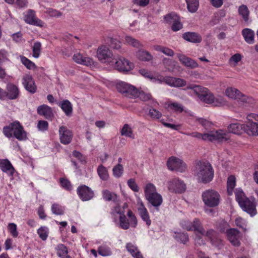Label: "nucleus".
I'll use <instances>...</instances> for the list:
<instances>
[{
    "instance_id": "nucleus-53",
    "label": "nucleus",
    "mask_w": 258,
    "mask_h": 258,
    "mask_svg": "<svg viewBox=\"0 0 258 258\" xmlns=\"http://www.w3.org/2000/svg\"><path fill=\"white\" fill-rule=\"evenodd\" d=\"M185 135L192 138H196L198 140H201L204 141H206L207 132L204 133H200L197 132L192 133H186Z\"/></svg>"
},
{
    "instance_id": "nucleus-14",
    "label": "nucleus",
    "mask_w": 258,
    "mask_h": 258,
    "mask_svg": "<svg viewBox=\"0 0 258 258\" xmlns=\"http://www.w3.org/2000/svg\"><path fill=\"white\" fill-rule=\"evenodd\" d=\"M167 186L169 190L176 193H182L186 189L184 183L178 178L169 180L167 182Z\"/></svg>"
},
{
    "instance_id": "nucleus-20",
    "label": "nucleus",
    "mask_w": 258,
    "mask_h": 258,
    "mask_svg": "<svg viewBox=\"0 0 258 258\" xmlns=\"http://www.w3.org/2000/svg\"><path fill=\"white\" fill-rule=\"evenodd\" d=\"M77 193L80 199L83 201H89L94 197V192L92 190L85 185L78 187Z\"/></svg>"
},
{
    "instance_id": "nucleus-3",
    "label": "nucleus",
    "mask_w": 258,
    "mask_h": 258,
    "mask_svg": "<svg viewBox=\"0 0 258 258\" xmlns=\"http://www.w3.org/2000/svg\"><path fill=\"white\" fill-rule=\"evenodd\" d=\"M214 169L211 164L206 161L198 162L194 171L195 176L200 182L207 183L214 177Z\"/></svg>"
},
{
    "instance_id": "nucleus-50",
    "label": "nucleus",
    "mask_w": 258,
    "mask_h": 258,
    "mask_svg": "<svg viewBox=\"0 0 258 258\" xmlns=\"http://www.w3.org/2000/svg\"><path fill=\"white\" fill-rule=\"evenodd\" d=\"M32 55L35 58H38L40 56L41 51V44L39 42H35L32 47Z\"/></svg>"
},
{
    "instance_id": "nucleus-47",
    "label": "nucleus",
    "mask_w": 258,
    "mask_h": 258,
    "mask_svg": "<svg viewBox=\"0 0 258 258\" xmlns=\"http://www.w3.org/2000/svg\"><path fill=\"white\" fill-rule=\"evenodd\" d=\"M37 233L39 237L42 240L45 241L48 236L49 229L46 226H41L37 229Z\"/></svg>"
},
{
    "instance_id": "nucleus-5",
    "label": "nucleus",
    "mask_w": 258,
    "mask_h": 258,
    "mask_svg": "<svg viewBox=\"0 0 258 258\" xmlns=\"http://www.w3.org/2000/svg\"><path fill=\"white\" fill-rule=\"evenodd\" d=\"M3 133L8 138L14 136L21 141L27 139V133L18 121H15L8 126L4 127Z\"/></svg>"
},
{
    "instance_id": "nucleus-60",
    "label": "nucleus",
    "mask_w": 258,
    "mask_h": 258,
    "mask_svg": "<svg viewBox=\"0 0 258 258\" xmlns=\"http://www.w3.org/2000/svg\"><path fill=\"white\" fill-rule=\"evenodd\" d=\"M8 227L11 235L14 237H17L18 235V232L17 231L16 224L13 223H10Z\"/></svg>"
},
{
    "instance_id": "nucleus-48",
    "label": "nucleus",
    "mask_w": 258,
    "mask_h": 258,
    "mask_svg": "<svg viewBox=\"0 0 258 258\" xmlns=\"http://www.w3.org/2000/svg\"><path fill=\"white\" fill-rule=\"evenodd\" d=\"M52 213L56 215H62L64 214V208L58 204H53L51 206Z\"/></svg>"
},
{
    "instance_id": "nucleus-54",
    "label": "nucleus",
    "mask_w": 258,
    "mask_h": 258,
    "mask_svg": "<svg viewBox=\"0 0 258 258\" xmlns=\"http://www.w3.org/2000/svg\"><path fill=\"white\" fill-rule=\"evenodd\" d=\"M98 251L100 255L104 256L110 255L112 253L110 248L106 245L100 246L98 248Z\"/></svg>"
},
{
    "instance_id": "nucleus-8",
    "label": "nucleus",
    "mask_w": 258,
    "mask_h": 258,
    "mask_svg": "<svg viewBox=\"0 0 258 258\" xmlns=\"http://www.w3.org/2000/svg\"><path fill=\"white\" fill-rule=\"evenodd\" d=\"M202 198L205 205L210 208L215 207L220 203V195L217 191L213 189H208L204 191Z\"/></svg>"
},
{
    "instance_id": "nucleus-44",
    "label": "nucleus",
    "mask_w": 258,
    "mask_h": 258,
    "mask_svg": "<svg viewBox=\"0 0 258 258\" xmlns=\"http://www.w3.org/2000/svg\"><path fill=\"white\" fill-rule=\"evenodd\" d=\"M188 10L191 13L196 12L199 7V0H185Z\"/></svg>"
},
{
    "instance_id": "nucleus-56",
    "label": "nucleus",
    "mask_w": 258,
    "mask_h": 258,
    "mask_svg": "<svg viewBox=\"0 0 258 258\" xmlns=\"http://www.w3.org/2000/svg\"><path fill=\"white\" fill-rule=\"evenodd\" d=\"M227 104V101L222 96L214 97L213 105L216 106H223Z\"/></svg>"
},
{
    "instance_id": "nucleus-49",
    "label": "nucleus",
    "mask_w": 258,
    "mask_h": 258,
    "mask_svg": "<svg viewBox=\"0 0 258 258\" xmlns=\"http://www.w3.org/2000/svg\"><path fill=\"white\" fill-rule=\"evenodd\" d=\"M179 18V16L175 13H169L164 17L165 22L170 25H171Z\"/></svg>"
},
{
    "instance_id": "nucleus-43",
    "label": "nucleus",
    "mask_w": 258,
    "mask_h": 258,
    "mask_svg": "<svg viewBox=\"0 0 258 258\" xmlns=\"http://www.w3.org/2000/svg\"><path fill=\"white\" fill-rule=\"evenodd\" d=\"M188 88L192 89L194 92L198 96L199 98L200 99L202 95H204L207 92L208 89L205 87L197 86V85H191L188 87Z\"/></svg>"
},
{
    "instance_id": "nucleus-45",
    "label": "nucleus",
    "mask_w": 258,
    "mask_h": 258,
    "mask_svg": "<svg viewBox=\"0 0 258 258\" xmlns=\"http://www.w3.org/2000/svg\"><path fill=\"white\" fill-rule=\"evenodd\" d=\"M227 186L228 195H232L233 189L235 186V177L234 176L231 175L228 178Z\"/></svg>"
},
{
    "instance_id": "nucleus-61",
    "label": "nucleus",
    "mask_w": 258,
    "mask_h": 258,
    "mask_svg": "<svg viewBox=\"0 0 258 258\" xmlns=\"http://www.w3.org/2000/svg\"><path fill=\"white\" fill-rule=\"evenodd\" d=\"M37 128L41 132H44L48 130V123L45 120H40L37 123Z\"/></svg>"
},
{
    "instance_id": "nucleus-40",
    "label": "nucleus",
    "mask_w": 258,
    "mask_h": 258,
    "mask_svg": "<svg viewBox=\"0 0 258 258\" xmlns=\"http://www.w3.org/2000/svg\"><path fill=\"white\" fill-rule=\"evenodd\" d=\"M97 173L100 178L102 180H107L109 178V174L106 168L102 165H99L97 168Z\"/></svg>"
},
{
    "instance_id": "nucleus-19",
    "label": "nucleus",
    "mask_w": 258,
    "mask_h": 258,
    "mask_svg": "<svg viewBox=\"0 0 258 258\" xmlns=\"http://www.w3.org/2000/svg\"><path fill=\"white\" fill-rule=\"evenodd\" d=\"M59 136L61 143L67 145L71 143L72 138V132L66 126H60L59 128Z\"/></svg>"
},
{
    "instance_id": "nucleus-32",
    "label": "nucleus",
    "mask_w": 258,
    "mask_h": 258,
    "mask_svg": "<svg viewBox=\"0 0 258 258\" xmlns=\"http://www.w3.org/2000/svg\"><path fill=\"white\" fill-rule=\"evenodd\" d=\"M139 72L142 76L146 78L149 79L155 83H157V81H160L158 79L159 74H153L150 71L144 69L140 70Z\"/></svg>"
},
{
    "instance_id": "nucleus-46",
    "label": "nucleus",
    "mask_w": 258,
    "mask_h": 258,
    "mask_svg": "<svg viewBox=\"0 0 258 258\" xmlns=\"http://www.w3.org/2000/svg\"><path fill=\"white\" fill-rule=\"evenodd\" d=\"M154 49L156 51L161 52L168 56H173L174 54V51L171 49L160 45L155 46Z\"/></svg>"
},
{
    "instance_id": "nucleus-10",
    "label": "nucleus",
    "mask_w": 258,
    "mask_h": 258,
    "mask_svg": "<svg viewBox=\"0 0 258 258\" xmlns=\"http://www.w3.org/2000/svg\"><path fill=\"white\" fill-rule=\"evenodd\" d=\"M116 89L119 92L125 97L135 98L138 96V90L135 86L124 82L118 83L116 85Z\"/></svg>"
},
{
    "instance_id": "nucleus-38",
    "label": "nucleus",
    "mask_w": 258,
    "mask_h": 258,
    "mask_svg": "<svg viewBox=\"0 0 258 258\" xmlns=\"http://www.w3.org/2000/svg\"><path fill=\"white\" fill-rule=\"evenodd\" d=\"M103 198L107 201H113L114 202H118V197L117 195L108 190L105 189L102 191Z\"/></svg>"
},
{
    "instance_id": "nucleus-42",
    "label": "nucleus",
    "mask_w": 258,
    "mask_h": 258,
    "mask_svg": "<svg viewBox=\"0 0 258 258\" xmlns=\"http://www.w3.org/2000/svg\"><path fill=\"white\" fill-rule=\"evenodd\" d=\"M238 14L245 22H247L249 19V11L246 5H242L238 8Z\"/></svg>"
},
{
    "instance_id": "nucleus-37",
    "label": "nucleus",
    "mask_w": 258,
    "mask_h": 258,
    "mask_svg": "<svg viewBox=\"0 0 258 258\" xmlns=\"http://www.w3.org/2000/svg\"><path fill=\"white\" fill-rule=\"evenodd\" d=\"M137 57L143 61H150L152 59V55L147 51L139 50L136 53Z\"/></svg>"
},
{
    "instance_id": "nucleus-27",
    "label": "nucleus",
    "mask_w": 258,
    "mask_h": 258,
    "mask_svg": "<svg viewBox=\"0 0 258 258\" xmlns=\"http://www.w3.org/2000/svg\"><path fill=\"white\" fill-rule=\"evenodd\" d=\"M182 38L186 41L191 43H200L202 41L201 36L194 32H185L182 34Z\"/></svg>"
},
{
    "instance_id": "nucleus-33",
    "label": "nucleus",
    "mask_w": 258,
    "mask_h": 258,
    "mask_svg": "<svg viewBox=\"0 0 258 258\" xmlns=\"http://www.w3.org/2000/svg\"><path fill=\"white\" fill-rule=\"evenodd\" d=\"M57 255L61 258H71L68 254V250L67 247L62 244H58L55 247Z\"/></svg>"
},
{
    "instance_id": "nucleus-30",
    "label": "nucleus",
    "mask_w": 258,
    "mask_h": 258,
    "mask_svg": "<svg viewBox=\"0 0 258 258\" xmlns=\"http://www.w3.org/2000/svg\"><path fill=\"white\" fill-rule=\"evenodd\" d=\"M242 35L245 41L248 44H253L254 42V33L249 28H244L242 31Z\"/></svg>"
},
{
    "instance_id": "nucleus-39",
    "label": "nucleus",
    "mask_w": 258,
    "mask_h": 258,
    "mask_svg": "<svg viewBox=\"0 0 258 258\" xmlns=\"http://www.w3.org/2000/svg\"><path fill=\"white\" fill-rule=\"evenodd\" d=\"M59 106L67 115L70 116L71 115L73 108L72 104L69 101L64 100L62 101L59 104Z\"/></svg>"
},
{
    "instance_id": "nucleus-21",
    "label": "nucleus",
    "mask_w": 258,
    "mask_h": 258,
    "mask_svg": "<svg viewBox=\"0 0 258 258\" xmlns=\"http://www.w3.org/2000/svg\"><path fill=\"white\" fill-rule=\"evenodd\" d=\"M23 84L25 89L31 93H34L37 90V87L35 84L32 77L30 75H25L23 76Z\"/></svg>"
},
{
    "instance_id": "nucleus-52",
    "label": "nucleus",
    "mask_w": 258,
    "mask_h": 258,
    "mask_svg": "<svg viewBox=\"0 0 258 258\" xmlns=\"http://www.w3.org/2000/svg\"><path fill=\"white\" fill-rule=\"evenodd\" d=\"M20 59L21 62L29 70H33L36 68L35 64L31 61L30 59L27 58V57L21 56Z\"/></svg>"
},
{
    "instance_id": "nucleus-7",
    "label": "nucleus",
    "mask_w": 258,
    "mask_h": 258,
    "mask_svg": "<svg viewBox=\"0 0 258 258\" xmlns=\"http://www.w3.org/2000/svg\"><path fill=\"white\" fill-rule=\"evenodd\" d=\"M128 208V205L124 203L122 206L116 205L111 210V214L114 217V221L116 218L118 217L119 221L118 225L120 228H126L128 227V224L125 222V209Z\"/></svg>"
},
{
    "instance_id": "nucleus-36",
    "label": "nucleus",
    "mask_w": 258,
    "mask_h": 258,
    "mask_svg": "<svg viewBox=\"0 0 258 258\" xmlns=\"http://www.w3.org/2000/svg\"><path fill=\"white\" fill-rule=\"evenodd\" d=\"M124 42L137 48H140L143 47L142 44L139 40L130 36L126 35L124 37Z\"/></svg>"
},
{
    "instance_id": "nucleus-58",
    "label": "nucleus",
    "mask_w": 258,
    "mask_h": 258,
    "mask_svg": "<svg viewBox=\"0 0 258 258\" xmlns=\"http://www.w3.org/2000/svg\"><path fill=\"white\" fill-rule=\"evenodd\" d=\"M196 121L201 124L205 129H208L212 125L211 121L202 118H196Z\"/></svg>"
},
{
    "instance_id": "nucleus-34",
    "label": "nucleus",
    "mask_w": 258,
    "mask_h": 258,
    "mask_svg": "<svg viewBox=\"0 0 258 258\" xmlns=\"http://www.w3.org/2000/svg\"><path fill=\"white\" fill-rule=\"evenodd\" d=\"M167 104V108L174 112L181 113L184 110L182 105L178 102L168 101Z\"/></svg>"
},
{
    "instance_id": "nucleus-18",
    "label": "nucleus",
    "mask_w": 258,
    "mask_h": 258,
    "mask_svg": "<svg viewBox=\"0 0 258 258\" xmlns=\"http://www.w3.org/2000/svg\"><path fill=\"white\" fill-rule=\"evenodd\" d=\"M24 20L27 24L39 27H43L44 23L37 18L35 12L32 10H29L24 15Z\"/></svg>"
},
{
    "instance_id": "nucleus-35",
    "label": "nucleus",
    "mask_w": 258,
    "mask_h": 258,
    "mask_svg": "<svg viewBox=\"0 0 258 258\" xmlns=\"http://www.w3.org/2000/svg\"><path fill=\"white\" fill-rule=\"evenodd\" d=\"M121 135L127 138L134 139L135 135L131 125L128 124H125L120 131Z\"/></svg>"
},
{
    "instance_id": "nucleus-63",
    "label": "nucleus",
    "mask_w": 258,
    "mask_h": 258,
    "mask_svg": "<svg viewBox=\"0 0 258 258\" xmlns=\"http://www.w3.org/2000/svg\"><path fill=\"white\" fill-rule=\"evenodd\" d=\"M109 41L110 45L113 49H119L121 48V42L116 39L110 38Z\"/></svg>"
},
{
    "instance_id": "nucleus-29",
    "label": "nucleus",
    "mask_w": 258,
    "mask_h": 258,
    "mask_svg": "<svg viewBox=\"0 0 258 258\" xmlns=\"http://www.w3.org/2000/svg\"><path fill=\"white\" fill-rule=\"evenodd\" d=\"M146 200L157 210L163 202L162 196L158 193L149 197Z\"/></svg>"
},
{
    "instance_id": "nucleus-57",
    "label": "nucleus",
    "mask_w": 258,
    "mask_h": 258,
    "mask_svg": "<svg viewBox=\"0 0 258 258\" xmlns=\"http://www.w3.org/2000/svg\"><path fill=\"white\" fill-rule=\"evenodd\" d=\"M235 224L237 226L241 228L242 230L245 231L246 229V221L242 218L237 217L235 220Z\"/></svg>"
},
{
    "instance_id": "nucleus-2",
    "label": "nucleus",
    "mask_w": 258,
    "mask_h": 258,
    "mask_svg": "<svg viewBox=\"0 0 258 258\" xmlns=\"http://www.w3.org/2000/svg\"><path fill=\"white\" fill-rule=\"evenodd\" d=\"M228 132L234 134L240 135L244 131L248 135L258 136V114L249 113L246 116L245 124L233 123L228 127Z\"/></svg>"
},
{
    "instance_id": "nucleus-12",
    "label": "nucleus",
    "mask_w": 258,
    "mask_h": 258,
    "mask_svg": "<svg viewBox=\"0 0 258 258\" xmlns=\"http://www.w3.org/2000/svg\"><path fill=\"white\" fill-rule=\"evenodd\" d=\"M158 79L160 81H157V83L162 84L163 83H165L169 86L173 87H181L185 86L186 84V81L180 78H176L172 77H164L159 74Z\"/></svg>"
},
{
    "instance_id": "nucleus-55",
    "label": "nucleus",
    "mask_w": 258,
    "mask_h": 258,
    "mask_svg": "<svg viewBox=\"0 0 258 258\" xmlns=\"http://www.w3.org/2000/svg\"><path fill=\"white\" fill-rule=\"evenodd\" d=\"M113 175L117 178L120 177L123 174V167L121 164L118 163L112 169Z\"/></svg>"
},
{
    "instance_id": "nucleus-16",
    "label": "nucleus",
    "mask_w": 258,
    "mask_h": 258,
    "mask_svg": "<svg viewBox=\"0 0 258 258\" xmlns=\"http://www.w3.org/2000/svg\"><path fill=\"white\" fill-rule=\"evenodd\" d=\"M114 68L119 72H126L132 70L134 64L123 57H119L114 63Z\"/></svg>"
},
{
    "instance_id": "nucleus-17",
    "label": "nucleus",
    "mask_w": 258,
    "mask_h": 258,
    "mask_svg": "<svg viewBox=\"0 0 258 258\" xmlns=\"http://www.w3.org/2000/svg\"><path fill=\"white\" fill-rule=\"evenodd\" d=\"M226 236L230 243L233 246L238 247L240 245L242 235L235 228H230L226 230Z\"/></svg>"
},
{
    "instance_id": "nucleus-28",
    "label": "nucleus",
    "mask_w": 258,
    "mask_h": 258,
    "mask_svg": "<svg viewBox=\"0 0 258 258\" xmlns=\"http://www.w3.org/2000/svg\"><path fill=\"white\" fill-rule=\"evenodd\" d=\"M7 94L6 95L10 99H15L19 95V91L18 87L13 84H9L7 87Z\"/></svg>"
},
{
    "instance_id": "nucleus-59",
    "label": "nucleus",
    "mask_w": 258,
    "mask_h": 258,
    "mask_svg": "<svg viewBox=\"0 0 258 258\" xmlns=\"http://www.w3.org/2000/svg\"><path fill=\"white\" fill-rule=\"evenodd\" d=\"M149 115L153 119H159L161 117L162 113L159 111L152 108L149 111Z\"/></svg>"
},
{
    "instance_id": "nucleus-26",
    "label": "nucleus",
    "mask_w": 258,
    "mask_h": 258,
    "mask_svg": "<svg viewBox=\"0 0 258 258\" xmlns=\"http://www.w3.org/2000/svg\"><path fill=\"white\" fill-rule=\"evenodd\" d=\"M127 217L125 216V222L128 224V227L126 228H122L124 230L128 229L130 227L136 228L138 224V220L134 214V213L131 210H128L126 213Z\"/></svg>"
},
{
    "instance_id": "nucleus-23",
    "label": "nucleus",
    "mask_w": 258,
    "mask_h": 258,
    "mask_svg": "<svg viewBox=\"0 0 258 258\" xmlns=\"http://www.w3.org/2000/svg\"><path fill=\"white\" fill-rule=\"evenodd\" d=\"M176 55L179 61L183 66L191 69L196 68L198 67V64L195 60L186 56L184 54L177 53Z\"/></svg>"
},
{
    "instance_id": "nucleus-24",
    "label": "nucleus",
    "mask_w": 258,
    "mask_h": 258,
    "mask_svg": "<svg viewBox=\"0 0 258 258\" xmlns=\"http://www.w3.org/2000/svg\"><path fill=\"white\" fill-rule=\"evenodd\" d=\"M73 59L76 63L87 66H92L94 64L93 59L87 56H83L80 53H75L73 56Z\"/></svg>"
},
{
    "instance_id": "nucleus-22",
    "label": "nucleus",
    "mask_w": 258,
    "mask_h": 258,
    "mask_svg": "<svg viewBox=\"0 0 258 258\" xmlns=\"http://www.w3.org/2000/svg\"><path fill=\"white\" fill-rule=\"evenodd\" d=\"M0 169L10 176H13L15 170L11 163L7 159H0Z\"/></svg>"
},
{
    "instance_id": "nucleus-11",
    "label": "nucleus",
    "mask_w": 258,
    "mask_h": 258,
    "mask_svg": "<svg viewBox=\"0 0 258 258\" xmlns=\"http://www.w3.org/2000/svg\"><path fill=\"white\" fill-rule=\"evenodd\" d=\"M225 93L229 98L237 100L243 103H251L252 102L251 98L244 95L238 89L233 87L227 88Z\"/></svg>"
},
{
    "instance_id": "nucleus-25",
    "label": "nucleus",
    "mask_w": 258,
    "mask_h": 258,
    "mask_svg": "<svg viewBox=\"0 0 258 258\" xmlns=\"http://www.w3.org/2000/svg\"><path fill=\"white\" fill-rule=\"evenodd\" d=\"M37 112L39 115L43 116L47 119H51L54 115L51 108L45 104L39 106Z\"/></svg>"
},
{
    "instance_id": "nucleus-51",
    "label": "nucleus",
    "mask_w": 258,
    "mask_h": 258,
    "mask_svg": "<svg viewBox=\"0 0 258 258\" xmlns=\"http://www.w3.org/2000/svg\"><path fill=\"white\" fill-rule=\"evenodd\" d=\"M200 99L206 103L213 104L214 101V96L208 90L207 92L201 97Z\"/></svg>"
},
{
    "instance_id": "nucleus-9",
    "label": "nucleus",
    "mask_w": 258,
    "mask_h": 258,
    "mask_svg": "<svg viewBox=\"0 0 258 258\" xmlns=\"http://www.w3.org/2000/svg\"><path fill=\"white\" fill-rule=\"evenodd\" d=\"M96 56L102 63L111 64L114 62L113 53L109 48L106 45H102L98 48Z\"/></svg>"
},
{
    "instance_id": "nucleus-6",
    "label": "nucleus",
    "mask_w": 258,
    "mask_h": 258,
    "mask_svg": "<svg viewBox=\"0 0 258 258\" xmlns=\"http://www.w3.org/2000/svg\"><path fill=\"white\" fill-rule=\"evenodd\" d=\"M230 140L229 133L222 130H212L207 132L206 141L222 143Z\"/></svg>"
},
{
    "instance_id": "nucleus-13",
    "label": "nucleus",
    "mask_w": 258,
    "mask_h": 258,
    "mask_svg": "<svg viewBox=\"0 0 258 258\" xmlns=\"http://www.w3.org/2000/svg\"><path fill=\"white\" fill-rule=\"evenodd\" d=\"M167 165L170 170H176L180 172H184L186 169V165L182 160L173 156L168 159Z\"/></svg>"
},
{
    "instance_id": "nucleus-31",
    "label": "nucleus",
    "mask_w": 258,
    "mask_h": 258,
    "mask_svg": "<svg viewBox=\"0 0 258 258\" xmlns=\"http://www.w3.org/2000/svg\"><path fill=\"white\" fill-rule=\"evenodd\" d=\"M126 248L134 258H143L138 247L132 243H127L126 244Z\"/></svg>"
},
{
    "instance_id": "nucleus-62",
    "label": "nucleus",
    "mask_w": 258,
    "mask_h": 258,
    "mask_svg": "<svg viewBox=\"0 0 258 258\" xmlns=\"http://www.w3.org/2000/svg\"><path fill=\"white\" fill-rule=\"evenodd\" d=\"M128 186L130 187V188L135 192H138L139 190V187L136 182H135V180L134 179L131 178L128 180L127 182Z\"/></svg>"
},
{
    "instance_id": "nucleus-64",
    "label": "nucleus",
    "mask_w": 258,
    "mask_h": 258,
    "mask_svg": "<svg viewBox=\"0 0 258 258\" xmlns=\"http://www.w3.org/2000/svg\"><path fill=\"white\" fill-rule=\"evenodd\" d=\"M175 237L182 243H185L188 240V236L186 233H177Z\"/></svg>"
},
{
    "instance_id": "nucleus-4",
    "label": "nucleus",
    "mask_w": 258,
    "mask_h": 258,
    "mask_svg": "<svg viewBox=\"0 0 258 258\" xmlns=\"http://www.w3.org/2000/svg\"><path fill=\"white\" fill-rule=\"evenodd\" d=\"M235 198L243 211L249 214L251 216L256 214V202L254 198H247L243 190L239 188L236 189Z\"/></svg>"
},
{
    "instance_id": "nucleus-1",
    "label": "nucleus",
    "mask_w": 258,
    "mask_h": 258,
    "mask_svg": "<svg viewBox=\"0 0 258 258\" xmlns=\"http://www.w3.org/2000/svg\"><path fill=\"white\" fill-rule=\"evenodd\" d=\"M181 225L183 228L187 231L194 230L196 232L195 242L197 245H202L206 243L203 237L208 238L215 246L219 247L222 244V241L218 237L217 233L212 229L206 231L198 219H195L192 222L188 220L182 221Z\"/></svg>"
},
{
    "instance_id": "nucleus-15",
    "label": "nucleus",
    "mask_w": 258,
    "mask_h": 258,
    "mask_svg": "<svg viewBox=\"0 0 258 258\" xmlns=\"http://www.w3.org/2000/svg\"><path fill=\"white\" fill-rule=\"evenodd\" d=\"M137 208L141 219L144 221L148 226L151 224V220L149 214L145 207L142 200L139 197L137 198Z\"/></svg>"
},
{
    "instance_id": "nucleus-41",
    "label": "nucleus",
    "mask_w": 258,
    "mask_h": 258,
    "mask_svg": "<svg viewBox=\"0 0 258 258\" xmlns=\"http://www.w3.org/2000/svg\"><path fill=\"white\" fill-rule=\"evenodd\" d=\"M144 191L146 199L158 193L156 191L155 186L151 183H149L146 185L144 187Z\"/></svg>"
}]
</instances>
